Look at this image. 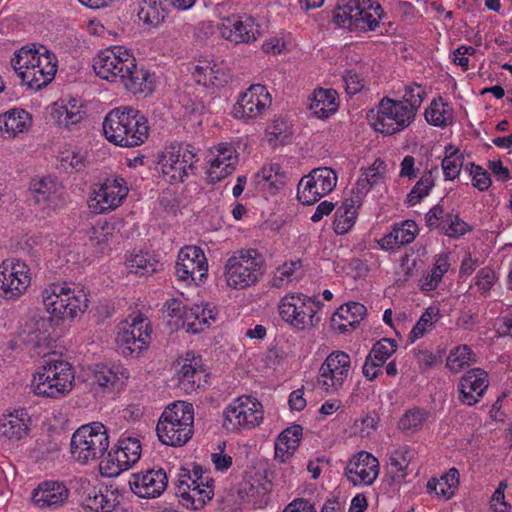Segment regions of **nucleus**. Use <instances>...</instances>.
<instances>
[{"label":"nucleus","mask_w":512,"mask_h":512,"mask_svg":"<svg viewBox=\"0 0 512 512\" xmlns=\"http://www.w3.org/2000/svg\"><path fill=\"white\" fill-rule=\"evenodd\" d=\"M46 310L56 318L73 320L88 307L86 292L73 284L53 283L42 292Z\"/></svg>","instance_id":"5"},{"label":"nucleus","mask_w":512,"mask_h":512,"mask_svg":"<svg viewBox=\"0 0 512 512\" xmlns=\"http://www.w3.org/2000/svg\"><path fill=\"white\" fill-rule=\"evenodd\" d=\"M207 273V259L199 247L185 246L179 251L175 274L180 281L198 285L207 278Z\"/></svg>","instance_id":"17"},{"label":"nucleus","mask_w":512,"mask_h":512,"mask_svg":"<svg viewBox=\"0 0 512 512\" xmlns=\"http://www.w3.org/2000/svg\"><path fill=\"white\" fill-rule=\"evenodd\" d=\"M206 314L205 308L201 305H193L184 309L183 319L188 326V330L193 333L203 331L207 324L201 322V317Z\"/></svg>","instance_id":"52"},{"label":"nucleus","mask_w":512,"mask_h":512,"mask_svg":"<svg viewBox=\"0 0 512 512\" xmlns=\"http://www.w3.org/2000/svg\"><path fill=\"white\" fill-rule=\"evenodd\" d=\"M128 188L126 182L121 177L106 179V181L95 192L94 200L96 201L99 213L117 208L126 198Z\"/></svg>","instance_id":"23"},{"label":"nucleus","mask_w":512,"mask_h":512,"mask_svg":"<svg viewBox=\"0 0 512 512\" xmlns=\"http://www.w3.org/2000/svg\"><path fill=\"white\" fill-rule=\"evenodd\" d=\"M464 164V155L459 149L452 146L445 148V157L442 160V170L446 180H454L460 174Z\"/></svg>","instance_id":"44"},{"label":"nucleus","mask_w":512,"mask_h":512,"mask_svg":"<svg viewBox=\"0 0 512 512\" xmlns=\"http://www.w3.org/2000/svg\"><path fill=\"white\" fill-rule=\"evenodd\" d=\"M70 491L61 481H44L34 489L32 500L39 508H58L63 506Z\"/></svg>","instance_id":"24"},{"label":"nucleus","mask_w":512,"mask_h":512,"mask_svg":"<svg viewBox=\"0 0 512 512\" xmlns=\"http://www.w3.org/2000/svg\"><path fill=\"white\" fill-rule=\"evenodd\" d=\"M137 16L144 24L156 27L164 20L165 11L160 0H141Z\"/></svg>","instance_id":"39"},{"label":"nucleus","mask_w":512,"mask_h":512,"mask_svg":"<svg viewBox=\"0 0 512 512\" xmlns=\"http://www.w3.org/2000/svg\"><path fill=\"white\" fill-rule=\"evenodd\" d=\"M487 376L480 368L472 369L463 375L458 384L461 402L469 406L477 403L488 387Z\"/></svg>","instance_id":"25"},{"label":"nucleus","mask_w":512,"mask_h":512,"mask_svg":"<svg viewBox=\"0 0 512 512\" xmlns=\"http://www.w3.org/2000/svg\"><path fill=\"white\" fill-rule=\"evenodd\" d=\"M320 302L303 294H292L284 296L278 310L281 318L297 329L315 327L320 322L317 312Z\"/></svg>","instance_id":"8"},{"label":"nucleus","mask_w":512,"mask_h":512,"mask_svg":"<svg viewBox=\"0 0 512 512\" xmlns=\"http://www.w3.org/2000/svg\"><path fill=\"white\" fill-rule=\"evenodd\" d=\"M135 58L121 46H114L98 53L93 62L97 76L109 82L121 81L124 72L134 67Z\"/></svg>","instance_id":"14"},{"label":"nucleus","mask_w":512,"mask_h":512,"mask_svg":"<svg viewBox=\"0 0 512 512\" xmlns=\"http://www.w3.org/2000/svg\"><path fill=\"white\" fill-rule=\"evenodd\" d=\"M129 483L132 491L139 497L155 498L164 492L168 479L163 469H151L145 473L133 474Z\"/></svg>","instance_id":"21"},{"label":"nucleus","mask_w":512,"mask_h":512,"mask_svg":"<svg viewBox=\"0 0 512 512\" xmlns=\"http://www.w3.org/2000/svg\"><path fill=\"white\" fill-rule=\"evenodd\" d=\"M351 368L350 356L344 351L331 352L319 369L318 383L326 390H338L349 375Z\"/></svg>","instance_id":"18"},{"label":"nucleus","mask_w":512,"mask_h":512,"mask_svg":"<svg viewBox=\"0 0 512 512\" xmlns=\"http://www.w3.org/2000/svg\"><path fill=\"white\" fill-rule=\"evenodd\" d=\"M141 455V444L136 438H123L117 443L116 449L108 452L106 459L101 460V473L108 477L118 476L135 464Z\"/></svg>","instance_id":"15"},{"label":"nucleus","mask_w":512,"mask_h":512,"mask_svg":"<svg viewBox=\"0 0 512 512\" xmlns=\"http://www.w3.org/2000/svg\"><path fill=\"white\" fill-rule=\"evenodd\" d=\"M93 377L94 382L103 388L104 391L116 392L124 387L125 381L128 379V373L119 367L96 365L93 370Z\"/></svg>","instance_id":"33"},{"label":"nucleus","mask_w":512,"mask_h":512,"mask_svg":"<svg viewBox=\"0 0 512 512\" xmlns=\"http://www.w3.org/2000/svg\"><path fill=\"white\" fill-rule=\"evenodd\" d=\"M283 512H317L315 505L309 500L298 498L289 503Z\"/></svg>","instance_id":"64"},{"label":"nucleus","mask_w":512,"mask_h":512,"mask_svg":"<svg viewBox=\"0 0 512 512\" xmlns=\"http://www.w3.org/2000/svg\"><path fill=\"white\" fill-rule=\"evenodd\" d=\"M237 161V155L231 145H220L218 154L216 158L211 161L210 168L208 170V177L210 178V181L214 183L227 177L234 171Z\"/></svg>","instance_id":"28"},{"label":"nucleus","mask_w":512,"mask_h":512,"mask_svg":"<svg viewBox=\"0 0 512 512\" xmlns=\"http://www.w3.org/2000/svg\"><path fill=\"white\" fill-rule=\"evenodd\" d=\"M353 7V31H372L378 26L380 18L379 11H381L380 5H377L374 9V13L371 12L373 5L369 2L363 1L360 3L359 0H352Z\"/></svg>","instance_id":"34"},{"label":"nucleus","mask_w":512,"mask_h":512,"mask_svg":"<svg viewBox=\"0 0 512 512\" xmlns=\"http://www.w3.org/2000/svg\"><path fill=\"white\" fill-rule=\"evenodd\" d=\"M337 92L333 89L314 90L309 109L319 119L330 117L337 109Z\"/></svg>","instance_id":"36"},{"label":"nucleus","mask_w":512,"mask_h":512,"mask_svg":"<svg viewBox=\"0 0 512 512\" xmlns=\"http://www.w3.org/2000/svg\"><path fill=\"white\" fill-rule=\"evenodd\" d=\"M445 211L441 205L432 207L426 214V224L430 229L439 228L441 230L442 220L445 218Z\"/></svg>","instance_id":"63"},{"label":"nucleus","mask_w":512,"mask_h":512,"mask_svg":"<svg viewBox=\"0 0 512 512\" xmlns=\"http://www.w3.org/2000/svg\"><path fill=\"white\" fill-rule=\"evenodd\" d=\"M32 124L31 115L24 109L13 108L0 115V131L9 138L26 132Z\"/></svg>","instance_id":"31"},{"label":"nucleus","mask_w":512,"mask_h":512,"mask_svg":"<svg viewBox=\"0 0 512 512\" xmlns=\"http://www.w3.org/2000/svg\"><path fill=\"white\" fill-rule=\"evenodd\" d=\"M120 82L133 94H150L154 90L153 75L143 67L138 68L135 62L133 68L124 72Z\"/></svg>","instance_id":"35"},{"label":"nucleus","mask_w":512,"mask_h":512,"mask_svg":"<svg viewBox=\"0 0 512 512\" xmlns=\"http://www.w3.org/2000/svg\"><path fill=\"white\" fill-rule=\"evenodd\" d=\"M213 496V485L206 482V488H199L195 486V488H190V493L187 495L185 502L183 505L187 508L191 507L192 509H200L205 504L206 501L210 500Z\"/></svg>","instance_id":"50"},{"label":"nucleus","mask_w":512,"mask_h":512,"mask_svg":"<svg viewBox=\"0 0 512 512\" xmlns=\"http://www.w3.org/2000/svg\"><path fill=\"white\" fill-rule=\"evenodd\" d=\"M260 181H264L271 189L279 190L284 187L287 181V175L282 171L279 164H272L263 167L256 175Z\"/></svg>","instance_id":"46"},{"label":"nucleus","mask_w":512,"mask_h":512,"mask_svg":"<svg viewBox=\"0 0 512 512\" xmlns=\"http://www.w3.org/2000/svg\"><path fill=\"white\" fill-rule=\"evenodd\" d=\"M11 64L22 83L33 90L47 86L57 71L55 55L44 46L39 49L21 48Z\"/></svg>","instance_id":"2"},{"label":"nucleus","mask_w":512,"mask_h":512,"mask_svg":"<svg viewBox=\"0 0 512 512\" xmlns=\"http://www.w3.org/2000/svg\"><path fill=\"white\" fill-rule=\"evenodd\" d=\"M438 167L435 166L428 171H425L421 178L416 182L406 198V203L409 206L418 204L424 197H426L430 190L435 185L434 173L438 174Z\"/></svg>","instance_id":"40"},{"label":"nucleus","mask_w":512,"mask_h":512,"mask_svg":"<svg viewBox=\"0 0 512 512\" xmlns=\"http://www.w3.org/2000/svg\"><path fill=\"white\" fill-rule=\"evenodd\" d=\"M396 350L397 343L395 342V340L389 338H382L373 345L371 351L369 352V355H371L377 361L384 364L386 360L393 353L396 352Z\"/></svg>","instance_id":"56"},{"label":"nucleus","mask_w":512,"mask_h":512,"mask_svg":"<svg viewBox=\"0 0 512 512\" xmlns=\"http://www.w3.org/2000/svg\"><path fill=\"white\" fill-rule=\"evenodd\" d=\"M198 161L194 147L189 144L174 143L165 148L161 159L163 177L169 183H180L196 169Z\"/></svg>","instance_id":"9"},{"label":"nucleus","mask_w":512,"mask_h":512,"mask_svg":"<svg viewBox=\"0 0 512 512\" xmlns=\"http://www.w3.org/2000/svg\"><path fill=\"white\" fill-rule=\"evenodd\" d=\"M366 307L359 302H349L340 306L332 316L331 324L335 330L343 333L348 327L354 328L366 315Z\"/></svg>","instance_id":"30"},{"label":"nucleus","mask_w":512,"mask_h":512,"mask_svg":"<svg viewBox=\"0 0 512 512\" xmlns=\"http://www.w3.org/2000/svg\"><path fill=\"white\" fill-rule=\"evenodd\" d=\"M336 183L334 170L328 167L315 168L298 183L297 198L304 205H312L330 193Z\"/></svg>","instance_id":"13"},{"label":"nucleus","mask_w":512,"mask_h":512,"mask_svg":"<svg viewBox=\"0 0 512 512\" xmlns=\"http://www.w3.org/2000/svg\"><path fill=\"white\" fill-rule=\"evenodd\" d=\"M426 97L425 89L418 84H411L405 87V93L403 100L406 105V109L411 112L415 118L418 109L421 107Z\"/></svg>","instance_id":"49"},{"label":"nucleus","mask_w":512,"mask_h":512,"mask_svg":"<svg viewBox=\"0 0 512 512\" xmlns=\"http://www.w3.org/2000/svg\"><path fill=\"white\" fill-rule=\"evenodd\" d=\"M424 413L420 410H409L399 420L398 426L402 431L415 432L424 423Z\"/></svg>","instance_id":"57"},{"label":"nucleus","mask_w":512,"mask_h":512,"mask_svg":"<svg viewBox=\"0 0 512 512\" xmlns=\"http://www.w3.org/2000/svg\"><path fill=\"white\" fill-rule=\"evenodd\" d=\"M495 272L493 269L489 267H484L477 273V282L476 285L479 290L483 292H487L491 289L492 285L495 282Z\"/></svg>","instance_id":"62"},{"label":"nucleus","mask_w":512,"mask_h":512,"mask_svg":"<svg viewBox=\"0 0 512 512\" xmlns=\"http://www.w3.org/2000/svg\"><path fill=\"white\" fill-rule=\"evenodd\" d=\"M359 206V200L348 198L345 199L339 207H337L335 220L333 222L334 232L337 235H344L351 230L355 224L357 208H359Z\"/></svg>","instance_id":"37"},{"label":"nucleus","mask_w":512,"mask_h":512,"mask_svg":"<svg viewBox=\"0 0 512 512\" xmlns=\"http://www.w3.org/2000/svg\"><path fill=\"white\" fill-rule=\"evenodd\" d=\"M266 271V262L256 249H241L228 258L225 265L227 285L245 289L257 284Z\"/></svg>","instance_id":"6"},{"label":"nucleus","mask_w":512,"mask_h":512,"mask_svg":"<svg viewBox=\"0 0 512 512\" xmlns=\"http://www.w3.org/2000/svg\"><path fill=\"white\" fill-rule=\"evenodd\" d=\"M439 314V309L435 307H428L425 312L421 315L415 326L409 333V339L411 342L424 336L429 328L433 326V318Z\"/></svg>","instance_id":"51"},{"label":"nucleus","mask_w":512,"mask_h":512,"mask_svg":"<svg viewBox=\"0 0 512 512\" xmlns=\"http://www.w3.org/2000/svg\"><path fill=\"white\" fill-rule=\"evenodd\" d=\"M193 406L186 402H175L162 413L156 432L159 440L169 446L180 447L193 435Z\"/></svg>","instance_id":"4"},{"label":"nucleus","mask_w":512,"mask_h":512,"mask_svg":"<svg viewBox=\"0 0 512 512\" xmlns=\"http://www.w3.org/2000/svg\"><path fill=\"white\" fill-rule=\"evenodd\" d=\"M412 455L408 446H402L394 450L389 456V467L398 479L404 480Z\"/></svg>","instance_id":"45"},{"label":"nucleus","mask_w":512,"mask_h":512,"mask_svg":"<svg viewBox=\"0 0 512 512\" xmlns=\"http://www.w3.org/2000/svg\"><path fill=\"white\" fill-rule=\"evenodd\" d=\"M27 414L18 412L5 415L0 423L2 435L9 439L20 440L28 434Z\"/></svg>","instance_id":"38"},{"label":"nucleus","mask_w":512,"mask_h":512,"mask_svg":"<svg viewBox=\"0 0 512 512\" xmlns=\"http://www.w3.org/2000/svg\"><path fill=\"white\" fill-rule=\"evenodd\" d=\"M427 490L434 492L436 495L449 499L453 496L454 490L449 486L447 479H431L427 483Z\"/></svg>","instance_id":"59"},{"label":"nucleus","mask_w":512,"mask_h":512,"mask_svg":"<svg viewBox=\"0 0 512 512\" xmlns=\"http://www.w3.org/2000/svg\"><path fill=\"white\" fill-rule=\"evenodd\" d=\"M425 118L434 126L445 127L453 121L452 109L441 100L440 102L433 100L425 111Z\"/></svg>","instance_id":"41"},{"label":"nucleus","mask_w":512,"mask_h":512,"mask_svg":"<svg viewBox=\"0 0 512 512\" xmlns=\"http://www.w3.org/2000/svg\"><path fill=\"white\" fill-rule=\"evenodd\" d=\"M74 385V370L69 362L53 354L33 375L32 391L36 396L61 399L69 394Z\"/></svg>","instance_id":"3"},{"label":"nucleus","mask_w":512,"mask_h":512,"mask_svg":"<svg viewBox=\"0 0 512 512\" xmlns=\"http://www.w3.org/2000/svg\"><path fill=\"white\" fill-rule=\"evenodd\" d=\"M301 267L300 261H291L289 263H284L282 266L277 268L273 279L272 286L276 288H281L284 285L288 284L292 281L295 272Z\"/></svg>","instance_id":"53"},{"label":"nucleus","mask_w":512,"mask_h":512,"mask_svg":"<svg viewBox=\"0 0 512 512\" xmlns=\"http://www.w3.org/2000/svg\"><path fill=\"white\" fill-rule=\"evenodd\" d=\"M29 268L19 259H7L0 265V296L6 299L19 297L30 285Z\"/></svg>","instance_id":"16"},{"label":"nucleus","mask_w":512,"mask_h":512,"mask_svg":"<svg viewBox=\"0 0 512 512\" xmlns=\"http://www.w3.org/2000/svg\"><path fill=\"white\" fill-rule=\"evenodd\" d=\"M414 119L404 102L388 97L380 101L377 113L370 116V122L375 131L384 135H393L404 130Z\"/></svg>","instance_id":"10"},{"label":"nucleus","mask_w":512,"mask_h":512,"mask_svg":"<svg viewBox=\"0 0 512 512\" xmlns=\"http://www.w3.org/2000/svg\"><path fill=\"white\" fill-rule=\"evenodd\" d=\"M221 35L235 43H251L260 36L259 25L251 17L233 16L224 20Z\"/></svg>","instance_id":"22"},{"label":"nucleus","mask_w":512,"mask_h":512,"mask_svg":"<svg viewBox=\"0 0 512 512\" xmlns=\"http://www.w3.org/2000/svg\"><path fill=\"white\" fill-rule=\"evenodd\" d=\"M379 461L371 453L361 451L351 458L345 468V476L354 486H369L379 474Z\"/></svg>","instance_id":"20"},{"label":"nucleus","mask_w":512,"mask_h":512,"mask_svg":"<svg viewBox=\"0 0 512 512\" xmlns=\"http://www.w3.org/2000/svg\"><path fill=\"white\" fill-rule=\"evenodd\" d=\"M471 229V226L463 221L458 214L446 213L442 220L441 232L451 238L463 236Z\"/></svg>","instance_id":"47"},{"label":"nucleus","mask_w":512,"mask_h":512,"mask_svg":"<svg viewBox=\"0 0 512 512\" xmlns=\"http://www.w3.org/2000/svg\"><path fill=\"white\" fill-rule=\"evenodd\" d=\"M217 65L214 64L211 66L209 63H203L199 64L195 67V71L193 73V76L198 84H202L203 86L209 87V86H221V80H217V76H214V68H216ZM220 78H218L219 80Z\"/></svg>","instance_id":"55"},{"label":"nucleus","mask_w":512,"mask_h":512,"mask_svg":"<svg viewBox=\"0 0 512 512\" xmlns=\"http://www.w3.org/2000/svg\"><path fill=\"white\" fill-rule=\"evenodd\" d=\"M161 266L162 264L147 252H140L131 257L128 261L130 271L139 276L152 275L157 272Z\"/></svg>","instance_id":"42"},{"label":"nucleus","mask_w":512,"mask_h":512,"mask_svg":"<svg viewBox=\"0 0 512 512\" xmlns=\"http://www.w3.org/2000/svg\"><path fill=\"white\" fill-rule=\"evenodd\" d=\"M271 96L264 85L253 84L242 93L233 107V115L243 120L259 117L271 105Z\"/></svg>","instance_id":"19"},{"label":"nucleus","mask_w":512,"mask_h":512,"mask_svg":"<svg viewBox=\"0 0 512 512\" xmlns=\"http://www.w3.org/2000/svg\"><path fill=\"white\" fill-rule=\"evenodd\" d=\"M151 332L147 317L141 313L131 315L126 326L116 336L117 348L125 356L138 357L148 347Z\"/></svg>","instance_id":"11"},{"label":"nucleus","mask_w":512,"mask_h":512,"mask_svg":"<svg viewBox=\"0 0 512 512\" xmlns=\"http://www.w3.org/2000/svg\"><path fill=\"white\" fill-rule=\"evenodd\" d=\"M353 7L352 0L343 6H338L334 11L333 22L342 28H347L353 31Z\"/></svg>","instance_id":"58"},{"label":"nucleus","mask_w":512,"mask_h":512,"mask_svg":"<svg viewBox=\"0 0 512 512\" xmlns=\"http://www.w3.org/2000/svg\"><path fill=\"white\" fill-rule=\"evenodd\" d=\"M264 418L262 404L251 396L235 399L224 411L223 427L228 431L258 426Z\"/></svg>","instance_id":"12"},{"label":"nucleus","mask_w":512,"mask_h":512,"mask_svg":"<svg viewBox=\"0 0 512 512\" xmlns=\"http://www.w3.org/2000/svg\"><path fill=\"white\" fill-rule=\"evenodd\" d=\"M303 428L299 424H293L283 430L275 442V458L285 462L290 458L300 445Z\"/></svg>","instance_id":"32"},{"label":"nucleus","mask_w":512,"mask_h":512,"mask_svg":"<svg viewBox=\"0 0 512 512\" xmlns=\"http://www.w3.org/2000/svg\"><path fill=\"white\" fill-rule=\"evenodd\" d=\"M465 170L472 176V185L480 191H486L492 184L489 173L481 166L469 163Z\"/></svg>","instance_id":"54"},{"label":"nucleus","mask_w":512,"mask_h":512,"mask_svg":"<svg viewBox=\"0 0 512 512\" xmlns=\"http://www.w3.org/2000/svg\"><path fill=\"white\" fill-rule=\"evenodd\" d=\"M109 447V436L102 423L93 422L78 428L70 441L71 457L80 464L102 458Z\"/></svg>","instance_id":"7"},{"label":"nucleus","mask_w":512,"mask_h":512,"mask_svg":"<svg viewBox=\"0 0 512 512\" xmlns=\"http://www.w3.org/2000/svg\"><path fill=\"white\" fill-rule=\"evenodd\" d=\"M475 354L468 345H460L450 351L446 365L454 373L475 363Z\"/></svg>","instance_id":"43"},{"label":"nucleus","mask_w":512,"mask_h":512,"mask_svg":"<svg viewBox=\"0 0 512 512\" xmlns=\"http://www.w3.org/2000/svg\"><path fill=\"white\" fill-rule=\"evenodd\" d=\"M110 224L108 222L99 223L89 229V239L95 242L97 245H101L108 241L110 235Z\"/></svg>","instance_id":"60"},{"label":"nucleus","mask_w":512,"mask_h":512,"mask_svg":"<svg viewBox=\"0 0 512 512\" xmlns=\"http://www.w3.org/2000/svg\"><path fill=\"white\" fill-rule=\"evenodd\" d=\"M418 233V226L413 220H405L395 224L388 234L384 235L378 244L382 249L394 250L403 245L411 243Z\"/></svg>","instance_id":"26"},{"label":"nucleus","mask_w":512,"mask_h":512,"mask_svg":"<svg viewBox=\"0 0 512 512\" xmlns=\"http://www.w3.org/2000/svg\"><path fill=\"white\" fill-rule=\"evenodd\" d=\"M149 131L147 118L140 111L128 106L112 109L103 121L106 139L121 147L142 145L148 139Z\"/></svg>","instance_id":"1"},{"label":"nucleus","mask_w":512,"mask_h":512,"mask_svg":"<svg viewBox=\"0 0 512 512\" xmlns=\"http://www.w3.org/2000/svg\"><path fill=\"white\" fill-rule=\"evenodd\" d=\"M447 255H440L435 263V267L431 274H428L425 277L424 282L422 283L421 289L424 291H432L437 288L439 283L442 280L443 275L449 269V261Z\"/></svg>","instance_id":"48"},{"label":"nucleus","mask_w":512,"mask_h":512,"mask_svg":"<svg viewBox=\"0 0 512 512\" xmlns=\"http://www.w3.org/2000/svg\"><path fill=\"white\" fill-rule=\"evenodd\" d=\"M343 81L345 83L346 92L350 95L358 93L364 87L363 79L353 70L346 72L343 76Z\"/></svg>","instance_id":"61"},{"label":"nucleus","mask_w":512,"mask_h":512,"mask_svg":"<svg viewBox=\"0 0 512 512\" xmlns=\"http://www.w3.org/2000/svg\"><path fill=\"white\" fill-rule=\"evenodd\" d=\"M200 362L199 357L185 358L178 361V365H181L177 373L178 385L186 393L196 391L201 385L204 371Z\"/></svg>","instance_id":"29"},{"label":"nucleus","mask_w":512,"mask_h":512,"mask_svg":"<svg viewBox=\"0 0 512 512\" xmlns=\"http://www.w3.org/2000/svg\"><path fill=\"white\" fill-rule=\"evenodd\" d=\"M37 203L46 204L47 207L56 209L63 202V187L61 183L50 177L42 178L32 184Z\"/></svg>","instance_id":"27"}]
</instances>
